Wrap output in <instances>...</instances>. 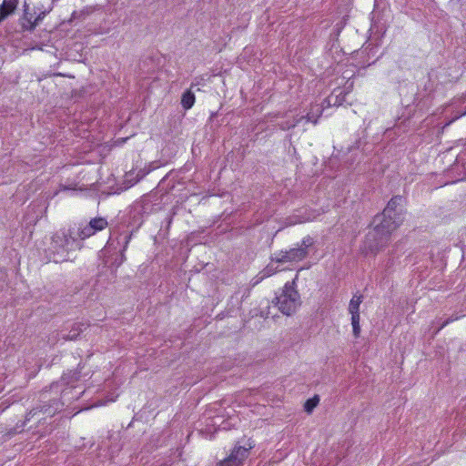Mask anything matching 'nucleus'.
<instances>
[{
    "label": "nucleus",
    "instance_id": "f257e3e1",
    "mask_svg": "<svg viewBox=\"0 0 466 466\" xmlns=\"http://www.w3.org/2000/svg\"><path fill=\"white\" fill-rule=\"evenodd\" d=\"M403 202L401 196H394L388 202L386 208L380 215L374 218L375 226L367 235V241L374 240L375 245L370 244L368 248L370 253L377 254L380 248L388 242L390 234L397 229L402 219L397 208Z\"/></svg>",
    "mask_w": 466,
    "mask_h": 466
},
{
    "label": "nucleus",
    "instance_id": "f03ea898",
    "mask_svg": "<svg viewBox=\"0 0 466 466\" xmlns=\"http://www.w3.org/2000/svg\"><path fill=\"white\" fill-rule=\"evenodd\" d=\"M312 244V238L308 236L301 240V243L298 247L275 252L271 258V263L268 264L264 270L265 275L269 276L280 270L278 267H274V262L280 264L301 261L307 257L308 248Z\"/></svg>",
    "mask_w": 466,
    "mask_h": 466
},
{
    "label": "nucleus",
    "instance_id": "7ed1b4c3",
    "mask_svg": "<svg viewBox=\"0 0 466 466\" xmlns=\"http://www.w3.org/2000/svg\"><path fill=\"white\" fill-rule=\"evenodd\" d=\"M275 299L276 305L283 314L290 315L295 312L299 305V294L294 288V281H288L280 295L277 296Z\"/></svg>",
    "mask_w": 466,
    "mask_h": 466
},
{
    "label": "nucleus",
    "instance_id": "20e7f679",
    "mask_svg": "<svg viewBox=\"0 0 466 466\" xmlns=\"http://www.w3.org/2000/svg\"><path fill=\"white\" fill-rule=\"evenodd\" d=\"M49 12L41 0H25L24 17L29 23V29H34Z\"/></svg>",
    "mask_w": 466,
    "mask_h": 466
},
{
    "label": "nucleus",
    "instance_id": "39448f33",
    "mask_svg": "<svg viewBox=\"0 0 466 466\" xmlns=\"http://www.w3.org/2000/svg\"><path fill=\"white\" fill-rule=\"evenodd\" d=\"M253 448V441H248V447L235 445L229 455L218 462V466H243Z\"/></svg>",
    "mask_w": 466,
    "mask_h": 466
},
{
    "label": "nucleus",
    "instance_id": "423d86ee",
    "mask_svg": "<svg viewBox=\"0 0 466 466\" xmlns=\"http://www.w3.org/2000/svg\"><path fill=\"white\" fill-rule=\"evenodd\" d=\"M363 301V296L355 294L351 298L349 303V312L351 315V325L352 331L355 338H359L360 334V307Z\"/></svg>",
    "mask_w": 466,
    "mask_h": 466
},
{
    "label": "nucleus",
    "instance_id": "0eeeda50",
    "mask_svg": "<svg viewBox=\"0 0 466 466\" xmlns=\"http://www.w3.org/2000/svg\"><path fill=\"white\" fill-rule=\"evenodd\" d=\"M18 5V0H3L0 5V24L12 15Z\"/></svg>",
    "mask_w": 466,
    "mask_h": 466
},
{
    "label": "nucleus",
    "instance_id": "6e6552de",
    "mask_svg": "<svg viewBox=\"0 0 466 466\" xmlns=\"http://www.w3.org/2000/svg\"><path fill=\"white\" fill-rule=\"evenodd\" d=\"M80 370H69L68 372L64 373V375L62 376V381L64 382V384L75 389L78 387L77 383L80 380Z\"/></svg>",
    "mask_w": 466,
    "mask_h": 466
},
{
    "label": "nucleus",
    "instance_id": "1a4fd4ad",
    "mask_svg": "<svg viewBox=\"0 0 466 466\" xmlns=\"http://www.w3.org/2000/svg\"><path fill=\"white\" fill-rule=\"evenodd\" d=\"M317 111H318V114H317L316 117H314V116H313V115H311V113H308V114H307V116H305V118H307V120H308V121H309V122H312V123L316 124V123H317V121H318V118L320 116V115H321V113H322V110H321V109H319V108H318V110H317ZM302 118H304V116H302V117H300V118H297V119H295V120H293V121H291V122H287V123H285V124H282V125L280 126V128H281V129H283V130H287V129L293 128V127H295L297 125H299V122H300V120H301Z\"/></svg>",
    "mask_w": 466,
    "mask_h": 466
},
{
    "label": "nucleus",
    "instance_id": "9d476101",
    "mask_svg": "<svg viewBox=\"0 0 466 466\" xmlns=\"http://www.w3.org/2000/svg\"><path fill=\"white\" fill-rule=\"evenodd\" d=\"M195 101H196V96L190 89L186 90L182 94L181 106L185 110L190 109L194 106Z\"/></svg>",
    "mask_w": 466,
    "mask_h": 466
},
{
    "label": "nucleus",
    "instance_id": "9b49d317",
    "mask_svg": "<svg viewBox=\"0 0 466 466\" xmlns=\"http://www.w3.org/2000/svg\"><path fill=\"white\" fill-rule=\"evenodd\" d=\"M88 224L94 230L95 234L105 229L108 225L107 220L101 217L92 218Z\"/></svg>",
    "mask_w": 466,
    "mask_h": 466
},
{
    "label": "nucleus",
    "instance_id": "f8f14e48",
    "mask_svg": "<svg viewBox=\"0 0 466 466\" xmlns=\"http://www.w3.org/2000/svg\"><path fill=\"white\" fill-rule=\"evenodd\" d=\"M94 235H95V232L89 224L78 228L77 232H76V237L78 238H80L81 240H85Z\"/></svg>",
    "mask_w": 466,
    "mask_h": 466
},
{
    "label": "nucleus",
    "instance_id": "ddd939ff",
    "mask_svg": "<svg viewBox=\"0 0 466 466\" xmlns=\"http://www.w3.org/2000/svg\"><path fill=\"white\" fill-rule=\"evenodd\" d=\"M319 402V398L318 395H315L314 397L307 400V401L304 404V409L307 412L310 413L314 408L317 407V405Z\"/></svg>",
    "mask_w": 466,
    "mask_h": 466
},
{
    "label": "nucleus",
    "instance_id": "4468645a",
    "mask_svg": "<svg viewBox=\"0 0 466 466\" xmlns=\"http://www.w3.org/2000/svg\"><path fill=\"white\" fill-rule=\"evenodd\" d=\"M461 318V316H451V318L447 319L445 321L442 322V324L441 325V327L438 329V331L441 330L442 329H444L446 326H448L450 323L455 321V320H458Z\"/></svg>",
    "mask_w": 466,
    "mask_h": 466
},
{
    "label": "nucleus",
    "instance_id": "2eb2a0df",
    "mask_svg": "<svg viewBox=\"0 0 466 466\" xmlns=\"http://www.w3.org/2000/svg\"><path fill=\"white\" fill-rule=\"evenodd\" d=\"M297 279H298V276H295V278H294V279L292 281L295 282V280H297Z\"/></svg>",
    "mask_w": 466,
    "mask_h": 466
},
{
    "label": "nucleus",
    "instance_id": "dca6fc26",
    "mask_svg": "<svg viewBox=\"0 0 466 466\" xmlns=\"http://www.w3.org/2000/svg\"><path fill=\"white\" fill-rule=\"evenodd\" d=\"M297 279H298V276H295V278H294V279L292 281L295 282V280H297Z\"/></svg>",
    "mask_w": 466,
    "mask_h": 466
}]
</instances>
